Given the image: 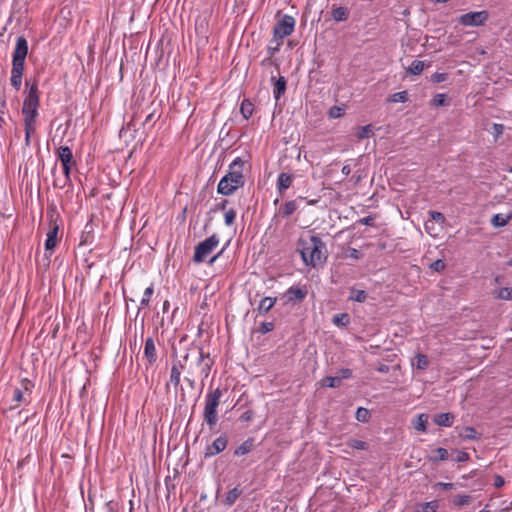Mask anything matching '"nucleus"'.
<instances>
[{"label": "nucleus", "instance_id": "dca6fc26", "mask_svg": "<svg viewBox=\"0 0 512 512\" xmlns=\"http://www.w3.org/2000/svg\"><path fill=\"white\" fill-rule=\"evenodd\" d=\"M144 357L149 365H153L157 360L156 347L152 337L147 338L145 341Z\"/></svg>", "mask_w": 512, "mask_h": 512}, {"label": "nucleus", "instance_id": "9d476101", "mask_svg": "<svg viewBox=\"0 0 512 512\" xmlns=\"http://www.w3.org/2000/svg\"><path fill=\"white\" fill-rule=\"evenodd\" d=\"M33 384L28 379H23L21 381L20 387H15L13 389V401L16 402L15 405L10 406V409H16L18 407V404L20 402H28L27 396H30V387H32Z\"/></svg>", "mask_w": 512, "mask_h": 512}, {"label": "nucleus", "instance_id": "79ce46f5", "mask_svg": "<svg viewBox=\"0 0 512 512\" xmlns=\"http://www.w3.org/2000/svg\"><path fill=\"white\" fill-rule=\"evenodd\" d=\"M372 133H373L372 125H370V124L365 125V126H362L359 128V130L357 132V137L359 139L369 138Z\"/></svg>", "mask_w": 512, "mask_h": 512}, {"label": "nucleus", "instance_id": "c9c22d12", "mask_svg": "<svg viewBox=\"0 0 512 512\" xmlns=\"http://www.w3.org/2000/svg\"><path fill=\"white\" fill-rule=\"evenodd\" d=\"M24 130H25V143L27 146H29L31 134L34 133V131H35V121H25L24 120Z\"/></svg>", "mask_w": 512, "mask_h": 512}, {"label": "nucleus", "instance_id": "72a5a7b5", "mask_svg": "<svg viewBox=\"0 0 512 512\" xmlns=\"http://www.w3.org/2000/svg\"><path fill=\"white\" fill-rule=\"evenodd\" d=\"M355 417L359 422L366 423L370 420L371 413L367 408L359 407L356 411Z\"/></svg>", "mask_w": 512, "mask_h": 512}, {"label": "nucleus", "instance_id": "aec40b11", "mask_svg": "<svg viewBox=\"0 0 512 512\" xmlns=\"http://www.w3.org/2000/svg\"><path fill=\"white\" fill-rule=\"evenodd\" d=\"M298 209L296 200H290L285 202L279 209V215L282 218H288Z\"/></svg>", "mask_w": 512, "mask_h": 512}, {"label": "nucleus", "instance_id": "09e8293b", "mask_svg": "<svg viewBox=\"0 0 512 512\" xmlns=\"http://www.w3.org/2000/svg\"><path fill=\"white\" fill-rule=\"evenodd\" d=\"M429 215L431 217V219L437 223H445L446 221V218L445 216L443 215V213L441 212H438V211H429Z\"/></svg>", "mask_w": 512, "mask_h": 512}, {"label": "nucleus", "instance_id": "e433bc0d", "mask_svg": "<svg viewBox=\"0 0 512 512\" xmlns=\"http://www.w3.org/2000/svg\"><path fill=\"white\" fill-rule=\"evenodd\" d=\"M429 359L427 357V355L425 354H422V353H418L416 355V367L417 369L419 370H426L428 367H429Z\"/></svg>", "mask_w": 512, "mask_h": 512}, {"label": "nucleus", "instance_id": "58836bf2", "mask_svg": "<svg viewBox=\"0 0 512 512\" xmlns=\"http://www.w3.org/2000/svg\"><path fill=\"white\" fill-rule=\"evenodd\" d=\"M350 322V317L347 313L336 314L333 317V323L336 325L346 326Z\"/></svg>", "mask_w": 512, "mask_h": 512}, {"label": "nucleus", "instance_id": "a19ab883", "mask_svg": "<svg viewBox=\"0 0 512 512\" xmlns=\"http://www.w3.org/2000/svg\"><path fill=\"white\" fill-rule=\"evenodd\" d=\"M471 500L472 498L470 495H456L454 496L452 502L455 506H464L468 505Z\"/></svg>", "mask_w": 512, "mask_h": 512}, {"label": "nucleus", "instance_id": "4468645a", "mask_svg": "<svg viewBox=\"0 0 512 512\" xmlns=\"http://www.w3.org/2000/svg\"><path fill=\"white\" fill-rule=\"evenodd\" d=\"M55 153L62 165H76V160L74 159L73 153L68 146L58 147Z\"/></svg>", "mask_w": 512, "mask_h": 512}, {"label": "nucleus", "instance_id": "37998d69", "mask_svg": "<svg viewBox=\"0 0 512 512\" xmlns=\"http://www.w3.org/2000/svg\"><path fill=\"white\" fill-rule=\"evenodd\" d=\"M153 292H154L153 285H150L149 287H147L145 289L143 297H142V300H141V306H148L149 305L150 299H151V296H152Z\"/></svg>", "mask_w": 512, "mask_h": 512}, {"label": "nucleus", "instance_id": "1a4fd4ad", "mask_svg": "<svg viewBox=\"0 0 512 512\" xmlns=\"http://www.w3.org/2000/svg\"><path fill=\"white\" fill-rule=\"evenodd\" d=\"M308 290L306 286H292L285 291L282 299H285V304L291 303L293 305L301 303L307 296Z\"/></svg>", "mask_w": 512, "mask_h": 512}, {"label": "nucleus", "instance_id": "338daca9", "mask_svg": "<svg viewBox=\"0 0 512 512\" xmlns=\"http://www.w3.org/2000/svg\"><path fill=\"white\" fill-rule=\"evenodd\" d=\"M228 204V200L227 199H224L222 200L221 203L217 204V209L219 210H225L226 209V206Z\"/></svg>", "mask_w": 512, "mask_h": 512}, {"label": "nucleus", "instance_id": "052dcab7", "mask_svg": "<svg viewBox=\"0 0 512 512\" xmlns=\"http://www.w3.org/2000/svg\"><path fill=\"white\" fill-rule=\"evenodd\" d=\"M359 223L363 225L372 226L374 224V217L369 215L359 220Z\"/></svg>", "mask_w": 512, "mask_h": 512}, {"label": "nucleus", "instance_id": "de8ad7c7", "mask_svg": "<svg viewBox=\"0 0 512 512\" xmlns=\"http://www.w3.org/2000/svg\"><path fill=\"white\" fill-rule=\"evenodd\" d=\"M343 115H344V109L340 106H332L329 109L330 118L336 119V118H340Z\"/></svg>", "mask_w": 512, "mask_h": 512}, {"label": "nucleus", "instance_id": "0e129e2a", "mask_svg": "<svg viewBox=\"0 0 512 512\" xmlns=\"http://www.w3.org/2000/svg\"><path fill=\"white\" fill-rule=\"evenodd\" d=\"M390 370L389 366L386 365V364H381L378 368H377V371L380 372V373H383V374H386L388 373Z\"/></svg>", "mask_w": 512, "mask_h": 512}, {"label": "nucleus", "instance_id": "0eeeda50", "mask_svg": "<svg viewBox=\"0 0 512 512\" xmlns=\"http://www.w3.org/2000/svg\"><path fill=\"white\" fill-rule=\"evenodd\" d=\"M295 27V19L291 15H282L273 28V40H283L292 34Z\"/></svg>", "mask_w": 512, "mask_h": 512}, {"label": "nucleus", "instance_id": "f8f14e48", "mask_svg": "<svg viewBox=\"0 0 512 512\" xmlns=\"http://www.w3.org/2000/svg\"><path fill=\"white\" fill-rule=\"evenodd\" d=\"M193 356L197 359V363L201 366V373L204 377H208L210 369L214 364V361L210 358L209 353L204 354L201 348L192 350Z\"/></svg>", "mask_w": 512, "mask_h": 512}, {"label": "nucleus", "instance_id": "e2e57ef3", "mask_svg": "<svg viewBox=\"0 0 512 512\" xmlns=\"http://www.w3.org/2000/svg\"><path fill=\"white\" fill-rule=\"evenodd\" d=\"M105 509L107 512H117L116 504H114L112 501L105 504Z\"/></svg>", "mask_w": 512, "mask_h": 512}, {"label": "nucleus", "instance_id": "ddd939ff", "mask_svg": "<svg viewBox=\"0 0 512 512\" xmlns=\"http://www.w3.org/2000/svg\"><path fill=\"white\" fill-rule=\"evenodd\" d=\"M189 356H190V353L188 352L183 357L182 361L181 360L176 361L175 363H173V365L171 367L169 383L173 384L175 388H177L180 385L181 371L186 369V363L188 361Z\"/></svg>", "mask_w": 512, "mask_h": 512}, {"label": "nucleus", "instance_id": "4be33fe9", "mask_svg": "<svg viewBox=\"0 0 512 512\" xmlns=\"http://www.w3.org/2000/svg\"><path fill=\"white\" fill-rule=\"evenodd\" d=\"M276 302H277L276 297H264L260 301V303L257 307V310L260 314H266L273 308V306L275 305Z\"/></svg>", "mask_w": 512, "mask_h": 512}, {"label": "nucleus", "instance_id": "2f4dec72", "mask_svg": "<svg viewBox=\"0 0 512 512\" xmlns=\"http://www.w3.org/2000/svg\"><path fill=\"white\" fill-rule=\"evenodd\" d=\"M347 446L356 449V450H367L368 443L362 440H358L356 438H350L346 442Z\"/></svg>", "mask_w": 512, "mask_h": 512}, {"label": "nucleus", "instance_id": "5701e85b", "mask_svg": "<svg viewBox=\"0 0 512 512\" xmlns=\"http://www.w3.org/2000/svg\"><path fill=\"white\" fill-rule=\"evenodd\" d=\"M241 494H242V490L239 489L238 486L234 487L233 489H231L230 491L227 492V494L223 500V504L227 507H231L232 505H234V503L240 497Z\"/></svg>", "mask_w": 512, "mask_h": 512}, {"label": "nucleus", "instance_id": "a18cd8bd", "mask_svg": "<svg viewBox=\"0 0 512 512\" xmlns=\"http://www.w3.org/2000/svg\"><path fill=\"white\" fill-rule=\"evenodd\" d=\"M430 269L435 272H442L446 268V263L442 259H437L429 265Z\"/></svg>", "mask_w": 512, "mask_h": 512}, {"label": "nucleus", "instance_id": "49530a36", "mask_svg": "<svg viewBox=\"0 0 512 512\" xmlns=\"http://www.w3.org/2000/svg\"><path fill=\"white\" fill-rule=\"evenodd\" d=\"M446 104L445 94H436L431 100V105L435 107L444 106Z\"/></svg>", "mask_w": 512, "mask_h": 512}, {"label": "nucleus", "instance_id": "7c9ffc66", "mask_svg": "<svg viewBox=\"0 0 512 512\" xmlns=\"http://www.w3.org/2000/svg\"><path fill=\"white\" fill-rule=\"evenodd\" d=\"M425 63L420 60H414L407 68V71L412 75H420L424 70Z\"/></svg>", "mask_w": 512, "mask_h": 512}, {"label": "nucleus", "instance_id": "4c0bfd02", "mask_svg": "<svg viewBox=\"0 0 512 512\" xmlns=\"http://www.w3.org/2000/svg\"><path fill=\"white\" fill-rule=\"evenodd\" d=\"M76 165H62L63 167V173H64V180L62 182V184L58 185V187L60 188H63L65 187L67 184H70L71 183V176H70V173H71V169L73 167H75Z\"/></svg>", "mask_w": 512, "mask_h": 512}, {"label": "nucleus", "instance_id": "3c124183", "mask_svg": "<svg viewBox=\"0 0 512 512\" xmlns=\"http://www.w3.org/2000/svg\"><path fill=\"white\" fill-rule=\"evenodd\" d=\"M236 218V212L234 209H230L225 213V224L231 226Z\"/></svg>", "mask_w": 512, "mask_h": 512}, {"label": "nucleus", "instance_id": "5fc2aeb1", "mask_svg": "<svg viewBox=\"0 0 512 512\" xmlns=\"http://www.w3.org/2000/svg\"><path fill=\"white\" fill-rule=\"evenodd\" d=\"M275 41H276V46H274V47L268 46V48H267L269 58H271L276 52L279 51L283 40H275Z\"/></svg>", "mask_w": 512, "mask_h": 512}, {"label": "nucleus", "instance_id": "f03ea898", "mask_svg": "<svg viewBox=\"0 0 512 512\" xmlns=\"http://www.w3.org/2000/svg\"><path fill=\"white\" fill-rule=\"evenodd\" d=\"M245 161L237 157L230 165L228 173L222 177L218 186L217 192L219 194L229 196L232 195L238 188L243 187L245 184V177L243 175V167Z\"/></svg>", "mask_w": 512, "mask_h": 512}, {"label": "nucleus", "instance_id": "412c9836", "mask_svg": "<svg viewBox=\"0 0 512 512\" xmlns=\"http://www.w3.org/2000/svg\"><path fill=\"white\" fill-rule=\"evenodd\" d=\"M287 80L284 76H280L274 83L273 95L276 101L285 93Z\"/></svg>", "mask_w": 512, "mask_h": 512}, {"label": "nucleus", "instance_id": "864d4df0", "mask_svg": "<svg viewBox=\"0 0 512 512\" xmlns=\"http://www.w3.org/2000/svg\"><path fill=\"white\" fill-rule=\"evenodd\" d=\"M448 78V74L447 73H439V72H436L434 73L432 76H431V81L433 83H440V82H443V81H446Z\"/></svg>", "mask_w": 512, "mask_h": 512}, {"label": "nucleus", "instance_id": "c85d7f7f", "mask_svg": "<svg viewBox=\"0 0 512 512\" xmlns=\"http://www.w3.org/2000/svg\"><path fill=\"white\" fill-rule=\"evenodd\" d=\"M341 385V378L338 376L332 377V376H326L321 380V386L322 387H328V388H336Z\"/></svg>", "mask_w": 512, "mask_h": 512}, {"label": "nucleus", "instance_id": "a211bd4d", "mask_svg": "<svg viewBox=\"0 0 512 512\" xmlns=\"http://www.w3.org/2000/svg\"><path fill=\"white\" fill-rule=\"evenodd\" d=\"M254 443L255 439L253 437H249L234 450V456H243L249 454L255 447Z\"/></svg>", "mask_w": 512, "mask_h": 512}, {"label": "nucleus", "instance_id": "bb28decb", "mask_svg": "<svg viewBox=\"0 0 512 512\" xmlns=\"http://www.w3.org/2000/svg\"><path fill=\"white\" fill-rule=\"evenodd\" d=\"M463 440H477L481 437V434L476 431L474 427L466 426L463 428V432L459 434Z\"/></svg>", "mask_w": 512, "mask_h": 512}, {"label": "nucleus", "instance_id": "603ef678", "mask_svg": "<svg viewBox=\"0 0 512 512\" xmlns=\"http://www.w3.org/2000/svg\"><path fill=\"white\" fill-rule=\"evenodd\" d=\"M274 329L273 322H262L258 331L262 334H266Z\"/></svg>", "mask_w": 512, "mask_h": 512}, {"label": "nucleus", "instance_id": "f704fd0d", "mask_svg": "<svg viewBox=\"0 0 512 512\" xmlns=\"http://www.w3.org/2000/svg\"><path fill=\"white\" fill-rule=\"evenodd\" d=\"M435 452L437 455L435 457L429 458V461H431L433 463L447 460L449 457V453H448L447 449H445V448L439 447L435 450Z\"/></svg>", "mask_w": 512, "mask_h": 512}, {"label": "nucleus", "instance_id": "bf43d9fd", "mask_svg": "<svg viewBox=\"0 0 512 512\" xmlns=\"http://www.w3.org/2000/svg\"><path fill=\"white\" fill-rule=\"evenodd\" d=\"M493 484L496 488H501L505 484V480L502 476L495 475Z\"/></svg>", "mask_w": 512, "mask_h": 512}, {"label": "nucleus", "instance_id": "b1692460", "mask_svg": "<svg viewBox=\"0 0 512 512\" xmlns=\"http://www.w3.org/2000/svg\"><path fill=\"white\" fill-rule=\"evenodd\" d=\"M332 17L337 22L346 21L349 17V10L347 7L339 6L332 9Z\"/></svg>", "mask_w": 512, "mask_h": 512}, {"label": "nucleus", "instance_id": "f257e3e1", "mask_svg": "<svg viewBox=\"0 0 512 512\" xmlns=\"http://www.w3.org/2000/svg\"><path fill=\"white\" fill-rule=\"evenodd\" d=\"M297 251L307 266L316 267L327 259L326 244L316 235L308 238L300 237L297 241Z\"/></svg>", "mask_w": 512, "mask_h": 512}, {"label": "nucleus", "instance_id": "423d86ee", "mask_svg": "<svg viewBox=\"0 0 512 512\" xmlns=\"http://www.w3.org/2000/svg\"><path fill=\"white\" fill-rule=\"evenodd\" d=\"M219 244V237L216 234L211 235L195 247L193 261L197 264L202 263L211 254Z\"/></svg>", "mask_w": 512, "mask_h": 512}, {"label": "nucleus", "instance_id": "9b49d317", "mask_svg": "<svg viewBox=\"0 0 512 512\" xmlns=\"http://www.w3.org/2000/svg\"><path fill=\"white\" fill-rule=\"evenodd\" d=\"M228 445V438L225 434L216 438L212 444L208 445L204 452L205 458L213 457L226 449Z\"/></svg>", "mask_w": 512, "mask_h": 512}, {"label": "nucleus", "instance_id": "20e7f679", "mask_svg": "<svg viewBox=\"0 0 512 512\" xmlns=\"http://www.w3.org/2000/svg\"><path fill=\"white\" fill-rule=\"evenodd\" d=\"M26 95L23 101L22 114L25 121H35L38 116V108L40 105L38 83L34 80H25Z\"/></svg>", "mask_w": 512, "mask_h": 512}, {"label": "nucleus", "instance_id": "f3484780", "mask_svg": "<svg viewBox=\"0 0 512 512\" xmlns=\"http://www.w3.org/2000/svg\"><path fill=\"white\" fill-rule=\"evenodd\" d=\"M293 182V175L289 173L282 172L279 174L276 187L280 195H283V193L291 187Z\"/></svg>", "mask_w": 512, "mask_h": 512}, {"label": "nucleus", "instance_id": "cd10ccee", "mask_svg": "<svg viewBox=\"0 0 512 512\" xmlns=\"http://www.w3.org/2000/svg\"><path fill=\"white\" fill-rule=\"evenodd\" d=\"M510 219H512V215L495 214L491 219V223L495 227H503L508 224Z\"/></svg>", "mask_w": 512, "mask_h": 512}, {"label": "nucleus", "instance_id": "a878e982", "mask_svg": "<svg viewBox=\"0 0 512 512\" xmlns=\"http://www.w3.org/2000/svg\"><path fill=\"white\" fill-rule=\"evenodd\" d=\"M254 111V105L249 99H244L240 105V112L245 120H248Z\"/></svg>", "mask_w": 512, "mask_h": 512}, {"label": "nucleus", "instance_id": "680f3d73", "mask_svg": "<svg viewBox=\"0 0 512 512\" xmlns=\"http://www.w3.org/2000/svg\"><path fill=\"white\" fill-rule=\"evenodd\" d=\"M351 375H352L351 370L348 368H345V369L341 370V376H338V377L341 378V381H342L343 379L350 378Z\"/></svg>", "mask_w": 512, "mask_h": 512}, {"label": "nucleus", "instance_id": "39448f33", "mask_svg": "<svg viewBox=\"0 0 512 512\" xmlns=\"http://www.w3.org/2000/svg\"><path fill=\"white\" fill-rule=\"evenodd\" d=\"M221 397L222 390L220 388L210 390L206 395L203 416L204 421L207 423L210 429H212L217 424V408L220 404Z\"/></svg>", "mask_w": 512, "mask_h": 512}, {"label": "nucleus", "instance_id": "473e14b6", "mask_svg": "<svg viewBox=\"0 0 512 512\" xmlns=\"http://www.w3.org/2000/svg\"><path fill=\"white\" fill-rule=\"evenodd\" d=\"M439 505L437 501H430L418 505L417 512H436Z\"/></svg>", "mask_w": 512, "mask_h": 512}, {"label": "nucleus", "instance_id": "69168bd1", "mask_svg": "<svg viewBox=\"0 0 512 512\" xmlns=\"http://www.w3.org/2000/svg\"><path fill=\"white\" fill-rule=\"evenodd\" d=\"M437 485H438V486H441V487H442L443 489H445V490H451V489H453V487H454V484H453V483H443V482H439Z\"/></svg>", "mask_w": 512, "mask_h": 512}, {"label": "nucleus", "instance_id": "8fccbe9b", "mask_svg": "<svg viewBox=\"0 0 512 512\" xmlns=\"http://www.w3.org/2000/svg\"><path fill=\"white\" fill-rule=\"evenodd\" d=\"M498 298L502 300H510L512 298V289L508 287L501 288Z\"/></svg>", "mask_w": 512, "mask_h": 512}, {"label": "nucleus", "instance_id": "13d9d810", "mask_svg": "<svg viewBox=\"0 0 512 512\" xmlns=\"http://www.w3.org/2000/svg\"><path fill=\"white\" fill-rule=\"evenodd\" d=\"M492 128L496 137H499L504 131V126L502 124L494 123Z\"/></svg>", "mask_w": 512, "mask_h": 512}, {"label": "nucleus", "instance_id": "6e6d98bb", "mask_svg": "<svg viewBox=\"0 0 512 512\" xmlns=\"http://www.w3.org/2000/svg\"><path fill=\"white\" fill-rule=\"evenodd\" d=\"M454 460L456 462H466L469 460V454L464 451H457V456Z\"/></svg>", "mask_w": 512, "mask_h": 512}, {"label": "nucleus", "instance_id": "c756f323", "mask_svg": "<svg viewBox=\"0 0 512 512\" xmlns=\"http://www.w3.org/2000/svg\"><path fill=\"white\" fill-rule=\"evenodd\" d=\"M367 298H368V295H367L366 291L358 290L355 288L351 289V295L349 297L350 300L363 303L367 300Z\"/></svg>", "mask_w": 512, "mask_h": 512}, {"label": "nucleus", "instance_id": "2eb2a0df", "mask_svg": "<svg viewBox=\"0 0 512 512\" xmlns=\"http://www.w3.org/2000/svg\"><path fill=\"white\" fill-rule=\"evenodd\" d=\"M57 234H58V226H55L52 230H50L47 234V239L45 241V250L46 252L50 251L49 254H45V258L47 259V266L50 264V256L51 251L55 248L57 244Z\"/></svg>", "mask_w": 512, "mask_h": 512}, {"label": "nucleus", "instance_id": "6e6552de", "mask_svg": "<svg viewBox=\"0 0 512 512\" xmlns=\"http://www.w3.org/2000/svg\"><path fill=\"white\" fill-rule=\"evenodd\" d=\"M488 18V12L483 10L462 14L458 17L457 21L464 26L478 27L484 25Z\"/></svg>", "mask_w": 512, "mask_h": 512}, {"label": "nucleus", "instance_id": "7ed1b4c3", "mask_svg": "<svg viewBox=\"0 0 512 512\" xmlns=\"http://www.w3.org/2000/svg\"><path fill=\"white\" fill-rule=\"evenodd\" d=\"M28 54V42L24 36H19L13 52L11 85L18 91L21 87L25 59Z\"/></svg>", "mask_w": 512, "mask_h": 512}, {"label": "nucleus", "instance_id": "c03bdc74", "mask_svg": "<svg viewBox=\"0 0 512 512\" xmlns=\"http://www.w3.org/2000/svg\"><path fill=\"white\" fill-rule=\"evenodd\" d=\"M160 117V115L156 114V110L152 109L146 116L145 121L143 123L144 126L150 125L153 126L155 121Z\"/></svg>", "mask_w": 512, "mask_h": 512}, {"label": "nucleus", "instance_id": "4d7b16f0", "mask_svg": "<svg viewBox=\"0 0 512 512\" xmlns=\"http://www.w3.org/2000/svg\"><path fill=\"white\" fill-rule=\"evenodd\" d=\"M254 416V413L252 410H247L240 416V421L242 422H249Z\"/></svg>", "mask_w": 512, "mask_h": 512}, {"label": "nucleus", "instance_id": "393cba45", "mask_svg": "<svg viewBox=\"0 0 512 512\" xmlns=\"http://www.w3.org/2000/svg\"><path fill=\"white\" fill-rule=\"evenodd\" d=\"M427 423H428V415L427 414H419L417 418L413 421V427L417 431L426 432L427 431Z\"/></svg>", "mask_w": 512, "mask_h": 512}, {"label": "nucleus", "instance_id": "ea45409f", "mask_svg": "<svg viewBox=\"0 0 512 512\" xmlns=\"http://www.w3.org/2000/svg\"><path fill=\"white\" fill-rule=\"evenodd\" d=\"M408 100V92L407 91H400V92H396L394 93L390 98H389V101L390 102H394V103H404Z\"/></svg>", "mask_w": 512, "mask_h": 512}, {"label": "nucleus", "instance_id": "6ab92c4d", "mask_svg": "<svg viewBox=\"0 0 512 512\" xmlns=\"http://www.w3.org/2000/svg\"><path fill=\"white\" fill-rule=\"evenodd\" d=\"M454 419L455 416L452 413H440L434 416V423L438 426L450 427Z\"/></svg>", "mask_w": 512, "mask_h": 512}, {"label": "nucleus", "instance_id": "774afa93", "mask_svg": "<svg viewBox=\"0 0 512 512\" xmlns=\"http://www.w3.org/2000/svg\"><path fill=\"white\" fill-rule=\"evenodd\" d=\"M341 172L345 175V176H348L350 173H351V167L350 165H344Z\"/></svg>", "mask_w": 512, "mask_h": 512}]
</instances>
